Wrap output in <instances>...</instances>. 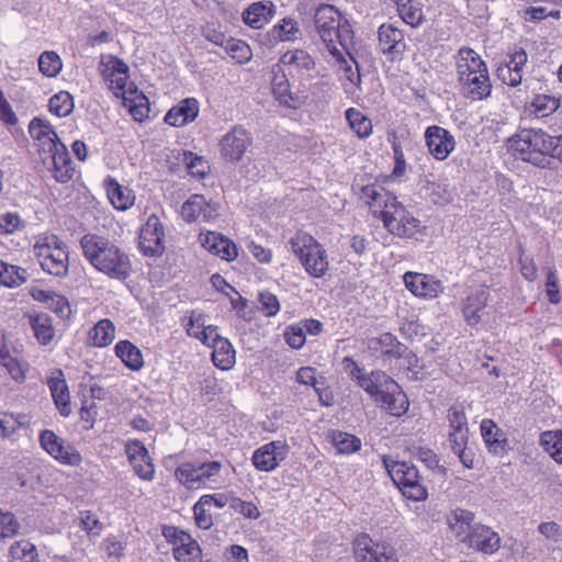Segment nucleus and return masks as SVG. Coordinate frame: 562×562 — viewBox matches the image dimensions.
<instances>
[{"instance_id":"6","label":"nucleus","mask_w":562,"mask_h":562,"mask_svg":"<svg viewBox=\"0 0 562 562\" xmlns=\"http://www.w3.org/2000/svg\"><path fill=\"white\" fill-rule=\"evenodd\" d=\"M291 251L297 257L305 272L314 278L325 277L329 270L326 249L307 233H297L289 240Z\"/></svg>"},{"instance_id":"4","label":"nucleus","mask_w":562,"mask_h":562,"mask_svg":"<svg viewBox=\"0 0 562 562\" xmlns=\"http://www.w3.org/2000/svg\"><path fill=\"white\" fill-rule=\"evenodd\" d=\"M560 137L552 136L541 128H522L508 139L513 155L537 167L549 165V157L559 156Z\"/></svg>"},{"instance_id":"53","label":"nucleus","mask_w":562,"mask_h":562,"mask_svg":"<svg viewBox=\"0 0 562 562\" xmlns=\"http://www.w3.org/2000/svg\"><path fill=\"white\" fill-rule=\"evenodd\" d=\"M300 34L297 23L291 18H284L280 23L276 24L271 30L274 40L281 42L295 41Z\"/></svg>"},{"instance_id":"55","label":"nucleus","mask_w":562,"mask_h":562,"mask_svg":"<svg viewBox=\"0 0 562 562\" xmlns=\"http://www.w3.org/2000/svg\"><path fill=\"white\" fill-rule=\"evenodd\" d=\"M182 161L186 165L188 172L198 179L204 178L210 169L207 161L192 151H184Z\"/></svg>"},{"instance_id":"39","label":"nucleus","mask_w":562,"mask_h":562,"mask_svg":"<svg viewBox=\"0 0 562 562\" xmlns=\"http://www.w3.org/2000/svg\"><path fill=\"white\" fill-rule=\"evenodd\" d=\"M379 44L383 53L400 55L404 48V34L392 24L379 27Z\"/></svg>"},{"instance_id":"44","label":"nucleus","mask_w":562,"mask_h":562,"mask_svg":"<svg viewBox=\"0 0 562 562\" xmlns=\"http://www.w3.org/2000/svg\"><path fill=\"white\" fill-rule=\"evenodd\" d=\"M481 435L490 451L502 453L505 449V439L503 432L497 428L492 419L481 422Z\"/></svg>"},{"instance_id":"28","label":"nucleus","mask_w":562,"mask_h":562,"mask_svg":"<svg viewBox=\"0 0 562 562\" xmlns=\"http://www.w3.org/2000/svg\"><path fill=\"white\" fill-rule=\"evenodd\" d=\"M47 386L60 415L68 417L71 414L70 394L61 370L55 369L50 371V374L47 376Z\"/></svg>"},{"instance_id":"50","label":"nucleus","mask_w":562,"mask_h":562,"mask_svg":"<svg viewBox=\"0 0 562 562\" xmlns=\"http://www.w3.org/2000/svg\"><path fill=\"white\" fill-rule=\"evenodd\" d=\"M29 425L30 418L25 415L14 416L12 414L0 413V436L3 438L21 429H26Z\"/></svg>"},{"instance_id":"59","label":"nucleus","mask_w":562,"mask_h":562,"mask_svg":"<svg viewBox=\"0 0 562 562\" xmlns=\"http://www.w3.org/2000/svg\"><path fill=\"white\" fill-rule=\"evenodd\" d=\"M284 338L291 348L300 349L305 344V334L300 323L288 326L284 331Z\"/></svg>"},{"instance_id":"46","label":"nucleus","mask_w":562,"mask_h":562,"mask_svg":"<svg viewBox=\"0 0 562 562\" xmlns=\"http://www.w3.org/2000/svg\"><path fill=\"white\" fill-rule=\"evenodd\" d=\"M345 114L349 127L357 134L358 137L368 138L372 134L373 126L371 120L367 117L361 111L355 108H349Z\"/></svg>"},{"instance_id":"31","label":"nucleus","mask_w":562,"mask_h":562,"mask_svg":"<svg viewBox=\"0 0 562 562\" xmlns=\"http://www.w3.org/2000/svg\"><path fill=\"white\" fill-rule=\"evenodd\" d=\"M206 346L212 348V361L216 368L229 370L234 367L236 362V351L232 342L221 336L218 330L213 334V337L210 338V345Z\"/></svg>"},{"instance_id":"24","label":"nucleus","mask_w":562,"mask_h":562,"mask_svg":"<svg viewBox=\"0 0 562 562\" xmlns=\"http://www.w3.org/2000/svg\"><path fill=\"white\" fill-rule=\"evenodd\" d=\"M457 80L460 93L471 101H482L491 95L492 82L488 70Z\"/></svg>"},{"instance_id":"18","label":"nucleus","mask_w":562,"mask_h":562,"mask_svg":"<svg viewBox=\"0 0 562 562\" xmlns=\"http://www.w3.org/2000/svg\"><path fill=\"white\" fill-rule=\"evenodd\" d=\"M350 368V374L355 378L361 389H363L374 401H379V395L386 386V382L392 378L386 375L383 371H371L364 373L363 370L350 358H345Z\"/></svg>"},{"instance_id":"48","label":"nucleus","mask_w":562,"mask_h":562,"mask_svg":"<svg viewBox=\"0 0 562 562\" xmlns=\"http://www.w3.org/2000/svg\"><path fill=\"white\" fill-rule=\"evenodd\" d=\"M330 441L336 448L337 453L340 454H351L361 448V440L357 436L349 432L338 430L333 431L330 434Z\"/></svg>"},{"instance_id":"57","label":"nucleus","mask_w":562,"mask_h":562,"mask_svg":"<svg viewBox=\"0 0 562 562\" xmlns=\"http://www.w3.org/2000/svg\"><path fill=\"white\" fill-rule=\"evenodd\" d=\"M260 304L259 310L267 317L276 316L280 311V303L278 297L271 292H260L258 296Z\"/></svg>"},{"instance_id":"35","label":"nucleus","mask_w":562,"mask_h":562,"mask_svg":"<svg viewBox=\"0 0 562 562\" xmlns=\"http://www.w3.org/2000/svg\"><path fill=\"white\" fill-rule=\"evenodd\" d=\"M116 327L110 318L98 321L88 331L86 345L91 348H106L115 340Z\"/></svg>"},{"instance_id":"14","label":"nucleus","mask_w":562,"mask_h":562,"mask_svg":"<svg viewBox=\"0 0 562 562\" xmlns=\"http://www.w3.org/2000/svg\"><path fill=\"white\" fill-rule=\"evenodd\" d=\"M355 558L357 562H397L392 548L374 542L368 535L356 540Z\"/></svg>"},{"instance_id":"7","label":"nucleus","mask_w":562,"mask_h":562,"mask_svg":"<svg viewBox=\"0 0 562 562\" xmlns=\"http://www.w3.org/2000/svg\"><path fill=\"white\" fill-rule=\"evenodd\" d=\"M383 467L403 496L414 502L427 498L428 492L415 465L382 456Z\"/></svg>"},{"instance_id":"1","label":"nucleus","mask_w":562,"mask_h":562,"mask_svg":"<svg viewBox=\"0 0 562 562\" xmlns=\"http://www.w3.org/2000/svg\"><path fill=\"white\" fill-rule=\"evenodd\" d=\"M360 199L369 206L373 215L380 218L391 234L411 238L422 232V222L391 192L375 184L361 188Z\"/></svg>"},{"instance_id":"29","label":"nucleus","mask_w":562,"mask_h":562,"mask_svg":"<svg viewBox=\"0 0 562 562\" xmlns=\"http://www.w3.org/2000/svg\"><path fill=\"white\" fill-rule=\"evenodd\" d=\"M367 348L374 357L401 358L407 352V347L391 333L368 338Z\"/></svg>"},{"instance_id":"49","label":"nucleus","mask_w":562,"mask_h":562,"mask_svg":"<svg viewBox=\"0 0 562 562\" xmlns=\"http://www.w3.org/2000/svg\"><path fill=\"white\" fill-rule=\"evenodd\" d=\"M37 68L46 77H56L63 69V61L57 53L46 50L37 58Z\"/></svg>"},{"instance_id":"9","label":"nucleus","mask_w":562,"mask_h":562,"mask_svg":"<svg viewBox=\"0 0 562 562\" xmlns=\"http://www.w3.org/2000/svg\"><path fill=\"white\" fill-rule=\"evenodd\" d=\"M447 419L449 423L448 437L451 450L459 457L465 468H473V457L467 452L469 427L463 405H452L448 411Z\"/></svg>"},{"instance_id":"37","label":"nucleus","mask_w":562,"mask_h":562,"mask_svg":"<svg viewBox=\"0 0 562 562\" xmlns=\"http://www.w3.org/2000/svg\"><path fill=\"white\" fill-rule=\"evenodd\" d=\"M181 214L187 222L209 221L215 216L216 210L203 195L193 194L183 203Z\"/></svg>"},{"instance_id":"60","label":"nucleus","mask_w":562,"mask_h":562,"mask_svg":"<svg viewBox=\"0 0 562 562\" xmlns=\"http://www.w3.org/2000/svg\"><path fill=\"white\" fill-rule=\"evenodd\" d=\"M19 522L14 518V515L7 512L3 513L0 509V537L11 538L18 533Z\"/></svg>"},{"instance_id":"56","label":"nucleus","mask_w":562,"mask_h":562,"mask_svg":"<svg viewBox=\"0 0 562 562\" xmlns=\"http://www.w3.org/2000/svg\"><path fill=\"white\" fill-rule=\"evenodd\" d=\"M55 340L52 319L46 314H37V342L47 346Z\"/></svg>"},{"instance_id":"27","label":"nucleus","mask_w":562,"mask_h":562,"mask_svg":"<svg viewBox=\"0 0 562 562\" xmlns=\"http://www.w3.org/2000/svg\"><path fill=\"white\" fill-rule=\"evenodd\" d=\"M182 326L190 337L200 340L203 345H210V338L218 330L217 326L206 325V315L196 310L184 314Z\"/></svg>"},{"instance_id":"8","label":"nucleus","mask_w":562,"mask_h":562,"mask_svg":"<svg viewBox=\"0 0 562 562\" xmlns=\"http://www.w3.org/2000/svg\"><path fill=\"white\" fill-rule=\"evenodd\" d=\"M221 469L218 461H188L177 467L175 477L188 490L213 488Z\"/></svg>"},{"instance_id":"20","label":"nucleus","mask_w":562,"mask_h":562,"mask_svg":"<svg viewBox=\"0 0 562 562\" xmlns=\"http://www.w3.org/2000/svg\"><path fill=\"white\" fill-rule=\"evenodd\" d=\"M125 453L128 457L136 475L144 481H153L155 468L148 454V450L139 440H130L125 443Z\"/></svg>"},{"instance_id":"51","label":"nucleus","mask_w":562,"mask_h":562,"mask_svg":"<svg viewBox=\"0 0 562 562\" xmlns=\"http://www.w3.org/2000/svg\"><path fill=\"white\" fill-rule=\"evenodd\" d=\"M543 449L562 464V431H544L540 437Z\"/></svg>"},{"instance_id":"32","label":"nucleus","mask_w":562,"mask_h":562,"mask_svg":"<svg viewBox=\"0 0 562 562\" xmlns=\"http://www.w3.org/2000/svg\"><path fill=\"white\" fill-rule=\"evenodd\" d=\"M200 241L203 248L221 259L232 261L238 256L236 245L218 233L207 232L206 234H201Z\"/></svg>"},{"instance_id":"45","label":"nucleus","mask_w":562,"mask_h":562,"mask_svg":"<svg viewBox=\"0 0 562 562\" xmlns=\"http://www.w3.org/2000/svg\"><path fill=\"white\" fill-rule=\"evenodd\" d=\"M37 302H42L61 318H66L70 314L68 300L56 292L37 290Z\"/></svg>"},{"instance_id":"25","label":"nucleus","mask_w":562,"mask_h":562,"mask_svg":"<svg viewBox=\"0 0 562 562\" xmlns=\"http://www.w3.org/2000/svg\"><path fill=\"white\" fill-rule=\"evenodd\" d=\"M403 279L405 286L415 296L435 299L442 291L440 281L428 274L408 271Z\"/></svg>"},{"instance_id":"12","label":"nucleus","mask_w":562,"mask_h":562,"mask_svg":"<svg viewBox=\"0 0 562 562\" xmlns=\"http://www.w3.org/2000/svg\"><path fill=\"white\" fill-rule=\"evenodd\" d=\"M162 533L173 546V557L178 562H199L202 559L199 543L189 533L176 527H167Z\"/></svg>"},{"instance_id":"64","label":"nucleus","mask_w":562,"mask_h":562,"mask_svg":"<svg viewBox=\"0 0 562 562\" xmlns=\"http://www.w3.org/2000/svg\"><path fill=\"white\" fill-rule=\"evenodd\" d=\"M248 251L252 255L255 259H257L260 263H270L272 260V251L269 248H265L263 246L249 241L247 244Z\"/></svg>"},{"instance_id":"3","label":"nucleus","mask_w":562,"mask_h":562,"mask_svg":"<svg viewBox=\"0 0 562 562\" xmlns=\"http://www.w3.org/2000/svg\"><path fill=\"white\" fill-rule=\"evenodd\" d=\"M85 258L99 272L111 279L124 281L132 273L130 256L104 237L87 234L80 239Z\"/></svg>"},{"instance_id":"5","label":"nucleus","mask_w":562,"mask_h":562,"mask_svg":"<svg viewBox=\"0 0 562 562\" xmlns=\"http://www.w3.org/2000/svg\"><path fill=\"white\" fill-rule=\"evenodd\" d=\"M315 30L327 52L338 55L339 46L351 58L353 31L348 19L331 4L319 5L314 13Z\"/></svg>"},{"instance_id":"2","label":"nucleus","mask_w":562,"mask_h":562,"mask_svg":"<svg viewBox=\"0 0 562 562\" xmlns=\"http://www.w3.org/2000/svg\"><path fill=\"white\" fill-rule=\"evenodd\" d=\"M37 165L58 183H67L77 173L67 147L42 119L37 117Z\"/></svg>"},{"instance_id":"26","label":"nucleus","mask_w":562,"mask_h":562,"mask_svg":"<svg viewBox=\"0 0 562 562\" xmlns=\"http://www.w3.org/2000/svg\"><path fill=\"white\" fill-rule=\"evenodd\" d=\"M376 402L393 416L404 415L409 407L406 394L393 379L386 382V386L379 395V401Z\"/></svg>"},{"instance_id":"23","label":"nucleus","mask_w":562,"mask_h":562,"mask_svg":"<svg viewBox=\"0 0 562 562\" xmlns=\"http://www.w3.org/2000/svg\"><path fill=\"white\" fill-rule=\"evenodd\" d=\"M252 138L249 132L243 127H234L225 134L221 140L222 156L229 161H238L251 144Z\"/></svg>"},{"instance_id":"47","label":"nucleus","mask_w":562,"mask_h":562,"mask_svg":"<svg viewBox=\"0 0 562 562\" xmlns=\"http://www.w3.org/2000/svg\"><path fill=\"white\" fill-rule=\"evenodd\" d=\"M402 20L411 26H417L423 21V9L419 0H394Z\"/></svg>"},{"instance_id":"15","label":"nucleus","mask_w":562,"mask_h":562,"mask_svg":"<svg viewBox=\"0 0 562 562\" xmlns=\"http://www.w3.org/2000/svg\"><path fill=\"white\" fill-rule=\"evenodd\" d=\"M491 293L487 285H477L470 290L461 304L464 322L474 327L482 321L483 312L487 306Z\"/></svg>"},{"instance_id":"54","label":"nucleus","mask_w":562,"mask_h":562,"mask_svg":"<svg viewBox=\"0 0 562 562\" xmlns=\"http://www.w3.org/2000/svg\"><path fill=\"white\" fill-rule=\"evenodd\" d=\"M224 48L226 53L238 64H246L252 57L250 46L240 40L229 37L224 45Z\"/></svg>"},{"instance_id":"33","label":"nucleus","mask_w":562,"mask_h":562,"mask_svg":"<svg viewBox=\"0 0 562 562\" xmlns=\"http://www.w3.org/2000/svg\"><path fill=\"white\" fill-rule=\"evenodd\" d=\"M485 70H487V66L475 50L470 47L459 49L456 57L457 79H463Z\"/></svg>"},{"instance_id":"10","label":"nucleus","mask_w":562,"mask_h":562,"mask_svg":"<svg viewBox=\"0 0 562 562\" xmlns=\"http://www.w3.org/2000/svg\"><path fill=\"white\" fill-rule=\"evenodd\" d=\"M37 263L47 274L60 278L68 272V254L56 236L37 238Z\"/></svg>"},{"instance_id":"30","label":"nucleus","mask_w":562,"mask_h":562,"mask_svg":"<svg viewBox=\"0 0 562 562\" xmlns=\"http://www.w3.org/2000/svg\"><path fill=\"white\" fill-rule=\"evenodd\" d=\"M272 74V93L279 103L290 109L300 108L302 104L301 98L291 92L285 71L280 66L274 65Z\"/></svg>"},{"instance_id":"52","label":"nucleus","mask_w":562,"mask_h":562,"mask_svg":"<svg viewBox=\"0 0 562 562\" xmlns=\"http://www.w3.org/2000/svg\"><path fill=\"white\" fill-rule=\"evenodd\" d=\"M49 111L58 117L69 115L74 110V100L69 92L60 91L48 101Z\"/></svg>"},{"instance_id":"61","label":"nucleus","mask_w":562,"mask_h":562,"mask_svg":"<svg viewBox=\"0 0 562 562\" xmlns=\"http://www.w3.org/2000/svg\"><path fill=\"white\" fill-rule=\"evenodd\" d=\"M80 525L90 536H99L102 529L98 517L90 510L80 512Z\"/></svg>"},{"instance_id":"19","label":"nucleus","mask_w":562,"mask_h":562,"mask_svg":"<svg viewBox=\"0 0 562 562\" xmlns=\"http://www.w3.org/2000/svg\"><path fill=\"white\" fill-rule=\"evenodd\" d=\"M291 77H310L315 68V60L305 49L286 50L280 58L279 64Z\"/></svg>"},{"instance_id":"43","label":"nucleus","mask_w":562,"mask_h":562,"mask_svg":"<svg viewBox=\"0 0 562 562\" xmlns=\"http://www.w3.org/2000/svg\"><path fill=\"white\" fill-rule=\"evenodd\" d=\"M560 103L555 97L548 94H537L529 104L526 105L528 116L537 119L546 117L555 112Z\"/></svg>"},{"instance_id":"17","label":"nucleus","mask_w":562,"mask_h":562,"mask_svg":"<svg viewBox=\"0 0 562 562\" xmlns=\"http://www.w3.org/2000/svg\"><path fill=\"white\" fill-rule=\"evenodd\" d=\"M128 67L119 58L111 57L106 63L103 77L109 83V88L116 97L126 98L127 93H133L136 88L128 82Z\"/></svg>"},{"instance_id":"16","label":"nucleus","mask_w":562,"mask_h":562,"mask_svg":"<svg viewBox=\"0 0 562 562\" xmlns=\"http://www.w3.org/2000/svg\"><path fill=\"white\" fill-rule=\"evenodd\" d=\"M164 238L165 233L159 217L150 215L139 233V250L146 256L161 255L165 249Z\"/></svg>"},{"instance_id":"40","label":"nucleus","mask_w":562,"mask_h":562,"mask_svg":"<svg viewBox=\"0 0 562 562\" xmlns=\"http://www.w3.org/2000/svg\"><path fill=\"white\" fill-rule=\"evenodd\" d=\"M105 189L111 204L119 211H126L133 206L135 196L126 187L121 186L116 179L108 177Z\"/></svg>"},{"instance_id":"36","label":"nucleus","mask_w":562,"mask_h":562,"mask_svg":"<svg viewBox=\"0 0 562 562\" xmlns=\"http://www.w3.org/2000/svg\"><path fill=\"white\" fill-rule=\"evenodd\" d=\"M199 102L194 98L181 100L172 106L165 115V122L171 126H183L193 122L199 115Z\"/></svg>"},{"instance_id":"62","label":"nucleus","mask_w":562,"mask_h":562,"mask_svg":"<svg viewBox=\"0 0 562 562\" xmlns=\"http://www.w3.org/2000/svg\"><path fill=\"white\" fill-rule=\"evenodd\" d=\"M538 532L551 542H559L562 538V528L555 521H544L538 526Z\"/></svg>"},{"instance_id":"34","label":"nucleus","mask_w":562,"mask_h":562,"mask_svg":"<svg viewBox=\"0 0 562 562\" xmlns=\"http://www.w3.org/2000/svg\"><path fill=\"white\" fill-rule=\"evenodd\" d=\"M447 524L456 539L463 544L477 521L472 512L456 508L447 515Z\"/></svg>"},{"instance_id":"38","label":"nucleus","mask_w":562,"mask_h":562,"mask_svg":"<svg viewBox=\"0 0 562 562\" xmlns=\"http://www.w3.org/2000/svg\"><path fill=\"white\" fill-rule=\"evenodd\" d=\"M276 14V5L270 1H259L250 4L243 12V21L252 29H261L270 22Z\"/></svg>"},{"instance_id":"58","label":"nucleus","mask_w":562,"mask_h":562,"mask_svg":"<svg viewBox=\"0 0 562 562\" xmlns=\"http://www.w3.org/2000/svg\"><path fill=\"white\" fill-rule=\"evenodd\" d=\"M211 507L201 504V497L193 506L194 520L199 528L207 530L213 526V517L210 512Z\"/></svg>"},{"instance_id":"63","label":"nucleus","mask_w":562,"mask_h":562,"mask_svg":"<svg viewBox=\"0 0 562 562\" xmlns=\"http://www.w3.org/2000/svg\"><path fill=\"white\" fill-rule=\"evenodd\" d=\"M496 74L499 80L510 87H517L522 80V75H519L517 70H512L510 66L501 65Z\"/></svg>"},{"instance_id":"41","label":"nucleus","mask_w":562,"mask_h":562,"mask_svg":"<svg viewBox=\"0 0 562 562\" xmlns=\"http://www.w3.org/2000/svg\"><path fill=\"white\" fill-rule=\"evenodd\" d=\"M115 356L132 371L144 367L142 351L130 340H120L114 346Z\"/></svg>"},{"instance_id":"22","label":"nucleus","mask_w":562,"mask_h":562,"mask_svg":"<svg viewBox=\"0 0 562 562\" xmlns=\"http://www.w3.org/2000/svg\"><path fill=\"white\" fill-rule=\"evenodd\" d=\"M501 538L491 527L477 522L463 546L482 552L484 554H493L499 549Z\"/></svg>"},{"instance_id":"11","label":"nucleus","mask_w":562,"mask_h":562,"mask_svg":"<svg viewBox=\"0 0 562 562\" xmlns=\"http://www.w3.org/2000/svg\"><path fill=\"white\" fill-rule=\"evenodd\" d=\"M40 443L41 447L60 464L77 467L82 461L79 451L53 430H43L40 434Z\"/></svg>"},{"instance_id":"21","label":"nucleus","mask_w":562,"mask_h":562,"mask_svg":"<svg viewBox=\"0 0 562 562\" xmlns=\"http://www.w3.org/2000/svg\"><path fill=\"white\" fill-rule=\"evenodd\" d=\"M425 139L429 153L437 160H445L456 146L453 135L448 130L437 125L426 128Z\"/></svg>"},{"instance_id":"13","label":"nucleus","mask_w":562,"mask_h":562,"mask_svg":"<svg viewBox=\"0 0 562 562\" xmlns=\"http://www.w3.org/2000/svg\"><path fill=\"white\" fill-rule=\"evenodd\" d=\"M289 453V446L283 440H274L262 445L252 453L251 461L259 471L271 472L285 460Z\"/></svg>"},{"instance_id":"42","label":"nucleus","mask_w":562,"mask_h":562,"mask_svg":"<svg viewBox=\"0 0 562 562\" xmlns=\"http://www.w3.org/2000/svg\"><path fill=\"white\" fill-rule=\"evenodd\" d=\"M329 55L333 57L334 61L338 66V71L344 79L349 81L351 85H359L360 82V74L359 67L351 55V58L346 54L342 47L338 48V55L334 52H329Z\"/></svg>"}]
</instances>
